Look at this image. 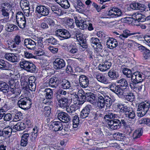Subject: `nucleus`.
<instances>
[{"label":"nucleus","instance_id":"obj_1","mask_svg":"<svg viewBox=\"0 0 150 150\" xmlns=\"http://www.w3.org/2000/svg\"><path fill=\"white\" fill-rule=\"evenodd\" d=\"M98 106L100 109L105 108H109L112 105V101L111 98L108 96H104V97L101 95L98 96L97 100Z\"/></svg>","mask_w":150,"mask_h":150},{"label":"nucleus","instance_id":"obj_2","mask_svg":"<svg viewBox=\"0 0 150 150\" xmlns=\"http://www.w3.org/2000/svg\"><path fill=\"white\" fill-rule=\"evenodd\" d=\"M150 107V104L148 103L142 102L138 107L137 114L140 117H143L146 113Z\"/></svg>","mask_w":150,"mask_h":150},{"label":"nucleus","instance_id":"obj_3","mask_svg":"<svg viewBox=\"0 0 150 150\" xmlns=\"http://www.w3.org/2000/svg\"><path fill=\"white\" fill-rule=\"evenodd\" d=\"M10 85V91L11 92V98H16L20 95L21 92V89L16 88V83L14 80H11L9 81Z\"/></svg>","mask_w":150,"mask_h":150},{"label":"nucleus","instance_id":"obj_4","mask_svg":"<svg viewBox=\"0 0 150 150\" xmlns=\"http://www.w3.org/2000/svg\"><path fill=\"white\" fill-rule=\"evenodd\" d=\"M16 21L18 26L21 28H25L26 24V20L25 16L23 13L19 11L16 15Z\"/></svg>","mask_w":150,"mask_h":150},{"label":"nucleus","instance_id":"obj_5","mask_svg":"<svg viewBox=\"0 0 150 150\" xmlns=\"http://www.w3.org/2000/svg\"><path fill=\"white\" fill-rule=\"evenodd\" d=\"M74 18L75 20V23L76 25L78 26L80 29L83 30L86 29L88 26V30H91L93 29L92 25L91 23H87L86 21H85L81 19L79 21L77 20V17H74Z\"/></svg>","mask_w":150,"mask_h":150},{"label":"nucleus","instance_id":"obj_6","mask_svg":"<svg viewBox=\"0 0 150 150\" xmlns=\"http://www.w3.org/2000/svg\"><path fill=\"white\" fill-rule=\"evenodd\" d=\"M108 121V125L109 128L113 130H117L119 129L121 126V122L120 120L118 119L114 120L106 119Z\"/></svg>","mask_w":150,"mask_h":150},{"label":"nucleus","instance_id":"obj_7","mask_svg":"<svg viewBox=\"0 0 150 150\" xmlns=\"http://www.w3.org/2000/svg\"><path fill=\"white\" fill-rule=\"evenodd\" d=\"M146 16L141 13H135L132 15V17H127V22H133L134 20L135 22H144L145 21Z\"/></svg>","mask_w":150,"mask_h":150},{"label":"nucleus","instance_id":"obj_8","mask_svg":"<svg viewBox=\"0 0 150 150\" xmlns=\"http://www.w3.org/2000/svg\"><path fill=\"white\" fill-rule=\"evenodd\" d=\"M9 46L15 50L20 49L21 47V37L18 35H16L14 38L12 42L8 43Z\"/></svg>","mask_w":150,"mask_h":150},{"label":"nucleus","instance_id":"obj_9","mask_svg":"<svg viewBox=\"0 0 150 150\" xmlns=\"http://www.w3.org/2000/svg\"><path fill=\"white\" fill-rule=\"evenodd\" d=\"M109 87L111 91L116 94L119 96L123 95V89L121 88L119 85H117L115 83H112Z\"/></svg>","mask_w":150,"mask_h":150},{"label":"nucleus","instance_id":"obj_10","mask_svg":"<svg viewBox=\"0 0 150 150\" xmlns=\"http://www.w3.org/2000/svg\"><path fill=\"white\" fill-rule=\"evenodd\" d=\"M143 75V74L140 72H135L131 79L132 82L135 84L141 82L144 79Z\"/></svg>","mask_w":150,"mask_h":150},{"label":"nucleus","instance_id":"obj_11","mask_svg":"<svg viewBox=\"0 0 150 150\" xmlns=\"http://www.w3.org/2000/svg\"><path fill=\"white\" fill-rule=\"evenodd\" d=\"M55 33L57 36L63 39H68L71 36L69 32L64 29H58L56 31Z\"/></svg>","mask_w":150,"mask_h":150},{"label":"nucleus","instance_id":"obj_12","mask_svg":"<svg viewBox=\"0 0 150 150\" xmlns=\"http://www.w3.org/2000/svg\"><path fill=\"white\" fill-rule=\"evenodd\" d=\"M90 42L92 47L96 48L97 51L100 52L102 50V46L98 38H92L90 39Z\"/></svg>","mask_w":150,"mask_h":150},{"label":"nucleus","instance_id":"obj_13","mask_svg":"<svg viewBox=\"0 0 150 150\" xmlns=\"http://www.w3.org/2000/svg\"><path fill=\"white\" fill-rule=\"evenodd\" d=\"M57 117L58 119L64 122H68L70 120L69 115L66 112L60 111H57Z\"/></svg>","mask_w":150,"mask_h":150},{"label":"nucleus","instance_id":"obj_14","mask_svg":"<svg viewBox=\"0 0 150 150\" xmlns=\"http://www.w3.org/2000/svg\"><path fill=\"white\" fill-rule=\"evenodd\" d=\"M65 63L64 61L62 59L57 58L53 62V65L54 69H60L65 66Z\"/></svg>","mask_w":150,"mask_h":150},{"label":"nucleus","instance_id":"obj_15","mask_svg":"<svg viewBox=\"0 0 150 150\" xmlns=\"http://www.w3.org/2000/svg\"><path fill=\"white\" fill-rule=\"evenodd\" d=\"M24 44L25 46L28 49L33 50L35 48L36 43L34 40L29 39L26 38L24 40Z\"/></svg>","mask_w":150,"mask_h":150},{"label":"nucleus","instance_id":"obj_16","mask_svg":"<svg viewBox=\"0 0 150 150\" xmlns=\"http://www.w3.org/2000/svg\"><path fill=\"white\" fill-rule=\"evenodd\" d=\"M36 10L38 13L44 16L48 15L49 13L48 8L43 6H38L36 8Z\"/></svg>","mask_w":150,"mask_h":150},{"label":"nucleus","instance_id":"obj_17","mask_svg":"<svg viewBox=\"0 0 150 150\" xmlns=\"http://www.w3.org/2000/svg\"><path fill=\"white\" fill-rule=\"evenodd\" d=\"M111 65L112 63L110 62L105 60L99 64L98 68L101 71H105L110 69Z\"/></svg>","mask_w":150,"mask_h":150},{"label":"nucleus","instance_id":"obj_18","mask_svg":"<svg viewBox=\"0 0 150 150\" xmlns=\"http://www.w3.org/2000/svg\"><path fill=\"white\" fill-rule=\"evenodd\" d=\"M79 81L80 86L83 88L88 86L89 80L88 78L86 76L83 75H80L79 79Z\"/></svg>","mask_w":150,"mask_h":150},{"label":"nucleus","instance_id":"obj_19","mask_svg":"<svg viewBox=\"0 0 150 150\" xmlns=\"http://www.w3.org/2000/svg\"><path fill=\"white\" fill-rule=\"evenodd\" d=\"M4 57L6 60L12 63L18 62V57L16 54L11 53H6L5 54Z\"/></svg>","mask_w":150,"mask_h":150},{"label":"nucleus","instance_id":"obj_20","mask_svg":"<svg viewBox=\"0 0 150 150\" xmlns=\"http://www.w3.org/2000/svg\"><path fill=\"white\" fill-rule=\"evenodd\" d=\"M50 126L53 128L54 131L57 132L61 131L63 128V125L62 123L59 121H55L53 122L51 124Z\"/></svg>","mask_w":150,"mask_h":150},{"label":"nucleus","instance_id":"obj_21","mask_svg":"<svg viewBox=\"0 0 150 150\" xmlns=\"http://www.w3.org/2000/svg\"><path fill=\"white\" fill-rule=\"evenodd\" d=\"M71 2L73 6L80 13L82 12L83 11L81 9L80 7H83L84 5L83 4L80 0H71Z\"/></svg>","mask_w":150,"mask_h":150},{"label":"nucleus","instance_id":"obj_22","mask_svg":"<svg viewBox=\"0 0 150 150\" xmlns=\"http://www.w3.org/2000/svg\"><path fill=\"white\" fill-rule=\"evenodd\" d=\"M86 100L87 101L90 102L93 105L96 102L95 95L91 92L86 93Z\"/></svg>","mask_w":150,"mask_h":150},{"label":"nucleus","instance_id":"obj_23","mask_svg":"<svg viewBox=\"0 0 150 150\" xmlns=\"http://www.w3.org/2000/svg\"><path fill=\"white\" fill-rule=\"evenodd\" d=\"M117 42L116 40L112 38L108 39L106 42V45L107 47L110 49H113L117 45Z\"/></svg>","mask_w":150,"mask_h":150},{"label":"nucleus","instance_id":"obj_24","mask_svg":"<svg viewBox=\"0 0 150 150\" xmlns=\"http://www.w3.org/2000/svg\"><path fill=\"white\" fill-rule=\"evenodd\" d=\"M124 113L125 117L129 119H133L135 117V114L134 112L129 107H128L127 108Z\"/></svg>","mask_w":150,"mask_h":150},{"label":"nucleus","instance_id":"obj_25","mask_svg":"<svg viewBox=\"0 0 150 150\" xmlns=\"http://www.w3.org/2000/svg\"><path fill=\"white\" fill-rule=\"evenodd\" d=\"M42 94L45 98L51 99L53 97V92L52 89L50 88H46L42 91Z\"/></svg>","mask_w":150,"mask_h":150},{"label":"nucleus","instance_id":"obj_26","mask_svg":"<svg viewBox=\"0 0 150 150\" xmlns=\"http://www.w3.org/2000/svg\"><path fill=\"white\" fill-rule=\"evenodd\" d=\"M28 102V100L27 98H21L18 100L17 105L18 107L24 110L26 109L27 103Z\"/></svg>","mask_w":150,"mask_h":150},{"label":"nucleus","instance_id":"obj_27","mask_svg":"<svg viewBox=\"0 0 150 150\" xmlns=\"http://www.w3.org/2000/svg\"><path fill=\"white\" fill-rule=\"evenodd\" d=\"M70 100L67 98L62 97V99L58 103L59 106L62 109L68 106Z\"/></svg>","mask_w":150,"mask_h":150},{"label":"nucleus","instance_id":"obj_28","mask_svg":"<svg viewBox=\"0 0 150 150\" xmlns=\"http://www.w3.org/2000/svg\"><path fill=\"white\" fill-rule=\"evenodd\" d=\"M109 14L114 15L115 17L122 16L123 14L121 10L117 8H113L109 11Z\"/></svg>","mask_w":150,"mask_h":150},{"label":"nucleus","instance_id":"obj_29","mask_svg":"<svg viewBox=\"0 0 150 150\" xmlns=\"http://www.w3.org/2000/svg\"><path fill=\"white\" fill-rule=\"evenodd\" d=\"M25 128L24 123L20 122L17 123L13 128V132H16V131L24 130Z\"/></svg>","mask_w":150,"mask_h":150},{"label":"nucleus","instance_id":"obj_30","mask_svg":"<svg viewBox=\"0 0 150 150\" xmlns=\"http://www.w3.org/2000/svg\"><path fill=\"white\" fill-rule=\"evenodd\" d=\"M59 79L57 76H53L50 79L49 81L50 86L52 88H56L57 86Z\"/></svg>","mask_w":150,"mask_h":150},{"label":"nucleus","instance_id":"obj_31","mask_svg":"<svg viewBox=\"0 0 150 150\" xmlns=\"http://www.w3.org/2000/svg\"><path fill=\"white\" fill-rule=\"evenodd\" d=\"M0 91L4 93H8L10 90L8 85L5 82L0 81Z\"/></svg>","mask_w":150,"mask_h":150},{"label":"nucleus","instance_id":"obj_32","mask_svg":"<svg viewBox=\"0 0 150 150\" xmlns=\"http://www.w3.org/2000/svg\"><path fill=\"white\" fill-rule=\"evenodd\" d=\"M76 97L78 98V100L81 102L82 103H84L86 100V93L85 94L82 90L78 91Z\"/></svg>","mask_w":150,"mask_h":150},{"label":"nucleus","instance_id":"obj_33","mask_svg":"<svg viewBox=\"0 0 150 150\" xmlns=\"http://www.w3.org/2000/svg\"><path fill=\"white\" fill-rule=\"evenodd\" d=\"M136 33H130V31L128 30H125L123 31L122 34L120 35L119 37L121 39L124 40L128 36L135 35Z\"/></svg>","mask_w":150,"mask_h":150},{"label":"nucleus","instance_id":"obj_34","mask_svg":"<svg viewBox=\"0 0 150 150\" xmlns=\"http://www.w3.org/2000/svg\"><path fill=\"white\" fill-rule=\"evenodd\" d=\"M96 78L98 81L105 84H107L110 83L106 77L102 74L96 75Z\"/></svg>","mask_w":150,"mask_h":150},{"label":"nucleus","instance_id":"obj_35","mask_svg":"<svg viewBox=\"0 0 150 150\" xmlns=\"http://www.w3.org/2000/svg\"><path fill=\"white\" fill-rule=\"evenodd\" d=\"M28 77L26 76H23L21 77V85L23 88L25 89H28Z\"/></svg>","mask_w":150,"mask_h":150},{"label":"nucleus","instance_id":"obj_36","mask_svg":"<svg viewBox=\"0 0 150 150\" xmlns=\"http://www.w3.org/2000/svg\"><path fill=\"white\" fill-rule=\"evenodd\" d=\"M117 82L119 84L120 87L123 88L122 89H125L128 86V84L127 80L124 78L117 80Z\"/></svg>","mask_w":150,"mask_h":150},{"label":"nucleus","instance_id":"obj_37","mask_svg":"<svg viewBox=\"0 0 150 150\" xmlns=\"http://www.w3.org/2000/svg\"><path fill=\"white\" fill-rule=\"evenodd\" d=\"M29 134L28 133L24 134L22 136L21 140V146H25L28 144V138Z\"/></svg>","mask_w":150,"mask_h":150},{"label":"nucleus","instance_id":"obj_38","mask_svg":"<svg viewBox=\"0 0 150 150\" xmlns=\"http://www.w3.org/2000/svg\"><path fill=\"white\" fill-rule=\"evenodd\" d=\"M61 88L64 89H71V84L68 80L66 79L63 80L61 82Z\"/></svg>","mask_w":150,"mask_h":150},{"label":"nucleus","instance_id":"obj_39","mask_svg":"<svg viewBox=\"0 0 150 150\" xmlns=\"http://www.w3.org/2000/svg\"><path fill=\"white\" fill-rule=\"evenodd\" d=\"M32 63L23 59L20 62V65L24 70L27 71Z\"/></svg>","mask_w":150,"mask_h":150},{"label":"nucleus","instance_id":"obj_40","mask_svg":"<svg viewBox=\"0 0 150 150\" xmlns=\"http://www.w3.org/2000/svg\"><path fill=\"white\" fill-rule=\"evenodd\" d=\"M142 128H139L135 130L133 132L132 137L135 139L140 137L142 136Z\"/></svg>","mask_w":150,"mask_h":150},{"label":"nucleus","instance_id":"obj_41","mask_svg":"<svg viewBox=\"0 0 150 150\" xmlns=\"http://www.w3.org/2000/svg\"><path fill=\"white\" fill-rule=\"evenodd\" d=\"M51 8L52 11L57 15L60 16L62 15L61 10L57 6L52 5L51 6Z\"/></svg>","mask_w":150,"mask_h":150},{"label":"nucleus","instance_id":"obj_42","mask_svg":"<svg viewBox=\"0 0 150 150\" xmlns=\"http://www.w3.org/2000/svg\"><path fill=\"white\" fill-rule=\"evenodd\" d=\"M0 9L1 10H11L12 6L8 2H4L0 4Z\"/></svg>","mask_w":150,"mask_h":150},{"label":"nucleus","instance_id":"obj_43","mask_svg":"<svg viewBox=\"0 0 150 150\" xmlns=\"http://www.w3.org/2000/svg\"><path fill=\"white\" fill-rule=\"evenodd\" d=\"M109 77L112 80L116 79L118 75L116 74V71L114 69H111L108 73Z\"/></svg>","mask_w":150,"mask_h":150},{"label":"nucleus","instance_id":"obj_44","mask_svg":"<svg viewBox=\"0 0 150 150\" xmlns=\"http://www.w3.org/2000/svg\"><path fill=\"white\" fill-rule=\"evenodd\" d=\"M122 72L123 74L128 78H132L133 75L132 71L127 68L123 69Z\"/></svg>","mask_w":150,"mask_h":150},{"label":"nucleus","instance_id":"obj_45","mask_svg":"<svg viewBox=\"0 0 150 150\" xmlns=\"http://www.w3.org/2000/svg\"><path fill=\"white\" fill-rule=\"evenodd\" d=\"M9 68L7 62L2 59H0V69L3 70H8Z\"/></svg>","mask_w":150,"mask_h":150},{"label":"nucleus","instance_id":"obj_46","mask_svg":"<svg viewBox=\"0 0 150 150\" xmlns=\"http://www.w3.org/2000/svg\"><path fill=\"white\" fill-rule=\"evenodd\" d=\"M18 29V28L17 26L13 24L7 25L6 28V30L8 32H11L13 31L16 30Z\"/></svg>","mask_w":150,"mask_h":150},{"label":"nucleus","instance_id":"obj_47","mask_svg":"<svg viewBox=\"0 0 150 150\" xmlns=\"http://www.w3.org/2000/svg\"><path fill=\"white\" fill-rule=\"evenodd\" d=\"M77 109L76 108L73 107V106H70L69 108H66V111L69 115H76V111Z\"/></svg>","mask_w":150,"mask_h":150},{"label":"nucleus","instance_id":"obj_48","mask_svg":"<svg viewBox=\"0 0 150 150\" xmlns=\"http://www.w3.org/2000/svg\"><path fill=\"white\" fill-rule=\"evenodd\" d=\"M4 134L6 135L7 138H8L11 136V132H13V128L12 129L10 127H6L3 129Z\"/></svg>","mask_w":150,"mask_h":150},{"label":"nucleus","instance_id":"obj_49","mask_svg":"<svg viewBox=\"0 0 150 150\" xmlns=\"http://www.w3.org/2000/svg\"><path fill=\"white\" fill-rule=\"evenodd\" d=\"M11 10H1V15L4 17H6L5 21H7L9 18V13Z\"/></svg>","mask_w":150,"mask_h":150},{"label":"nucleus","instance_id":"obj_50","mask_svg":"<svg viewBox=\"0 0 150 150\" xmlns=\"http://www.w3.org/2000/svg\"><path fill=\"white\" fill-rule=\"evenodd\" d=\"M79 118L78 115H75L73 117V125L74 128L77 127L79 123Z\"/></svg>","mask_w":150,"mask_h":150},{"label":"nucleus","instance_id":"obj_51","mask_svg":"<svg viewBox=\"0 0 150 150\" xmlns=\"http://www.w3.org/2000/svg\"><path fill=\"white\" fill-rule=\"evenodd\" d=\"M113 137L116 140L120 141L122 140L125 137L124 134L119 132L115 133L113 134Z\"/></svg>","mask_w":150,"mask_h":150},{"label":"nucleus","instance_id":"obj_52","mask_svg":"<svg viewBox=\"0 0 150 150\" xmlns=\"http://www.w3.org/2000/svg\"><path fill=\"white\" fill-rule=\"evenodd\" d=\"M76 39L79 41L80 42H82L83 41H86V39L85 37L83 36V34L82 33H77L76 35Z\"/></svg>","mask_w":150,"mask_h":150},{"label":"nucleus","instance_id":"obj_53","mask_svg":"<svg viewBox=\"0 0 150 150\" xmlns=\"http://www.w3.org/2000/svg\"><path fill=\"white\" fill-rule=\"evenodd\" d=\"M125 97L127 100L131 102L133 101L134 96L133 93H129L125 95Z\"/></svg>","mask_w":150,"mask_h":150},{"label":"nucleus","instance_id":"obj_54","mask_svg":"<svg viewBox=\"0 0 150 150\" xmlns=\"http://www.w3.org/2000/svg\"><path fill=\"white\" fill-rule=\"evenodd\" d=\"M128 107L127 106H125L122 103L118 104L117 105V108L120 109V112L122 113H124Z\"/></svg>","mask_w":150,"mask_h":150},{"label":"nucleus","instance_id":"obj_55","mask_svg":"<svg viewBox=\"0 0 150 150\" xmlns=\"http://www.w3.org/2000/svg\"><path fill=\"white\" fill-rule=\"evenodd\" d=\"M22 113L20 112H18L15 113V117L13 120V121L16 122L20 120L22 118Z\"/></svg>","mask_w":150,"mask_h":150},{"label":"nucleus","instance_id":"obj_56","mask_svg":"<svg viewBox=\"0 0 150 150\" xmlns=\"http://www.w3.org/2000/svg\"><path fill=\"white\" fill-rule=\"evenodd\" d=\"M117 116L116 115L112 113H110L108 115H105L104 116V118L106 119H107V118H109L110 120L112 119H113L112 120H114V119H117Z\"/></svg>","mask_w":150,"mask_h":150},{"label":"nucleus","instance_id":"obj_57","mask_svg":"<svg viewBox=\"0 0 150 150\" xmlns=\"http://www.w3.org/2000/svg\"><path fill=\"white\" fill-rule=\"evenodd\" d=\"M59 5L64 8H67L70 6V4L67 0H64Z\"/></svg>","mask_w":150,"mask_h":150},{"label":"nucleus","instance_id":"obj_58","mask_svg":"<svg viewBox=\"0 0 150 150\" xmlns=\"http://www.w3.org/2000/svg\"><path fill=\"white\" fill-rule=\"evenodd\" d=\"M69 47V48L68 50H69L70 53L72 54H74L77 52L78 50L76 47L73 45H71Z\"/></svg>","mask_w":150,"mask_h":150},{"label":"nucleus","instance_id":"obj_59","mask_svg":"<svg viewBox=\"0 0 150 150\" xmlns=\"http://www.w3.org/2000/svg\"><path fill=\"white\" fill-rule=\"evenodd\" d=\"M143 57L145 59H147L150 58V50L146 49L144 52Z\"/></svg>","mask_w":150,"mask_h":150},{"label":"nucleus","instance_id":"obj_60","mask_svg":"<svg viewBox=\"0 0 150 150\" xmlns=\"http://www.w3.org/2000/svg\"><path fill=\"white\" fill-rule=\"evenodd\" d=\"M90 115L89 117L91 118V120H95L98 118V111L96 110L95 111H94L92 113H90Z\"/></svg>","mask_w":150,"mask_h":150},{"label":"nucleus","instance_id":"obj_61","mask_svg":"<svg viewBox=\"0 0 150 150\" xmlns=\"http://www.w3.org/2000/svg\"><path fill=\"white\" fill-rule=\"evenodd\" d=\"M4 120L6 121H9L11 119V115L10 113H7L5 114V112L4 111Z\"/></svg>","mask_w":150,"mask_h":150},{"label":"nucleus","instance_id":"obj_62","mask_svg":"<svg viewBox=\"0 0 150 150\" xmlns=\"http://www.w3.org/2000/svg\"><path fill=\"white\" fill-rule=\"evenodd\" d=\"M36 67L35 65L32 63L30 64V66L28 68L27 71L28 72L33 73L34 72L36 71Z\"/></svg>","mask_w":150,"mask_h":150},{"label":"nucleus","instance_id":"obj_63","mask_svg":"<svg viewBox=\"0 0 150 150\" xmlns=\"http://www.w3.org/2000/svg\"><path fill=\"white\" fill-rule=\"evenodd\" d=\"M86 41H83L80 42V46L79 47L80 49H81L83 51L85 49H86L87 47V45L86 42Z\"/></svg>","mask_w":150,"mask_h":150},{"label":"nucleus","instance_id":"obj_64","mask_svg":"<svg viewBox=\"0 0 150 150\" xmlns=\"http://www.w3.org/2000/svg\"><path fill=\"white\" fill-rule=\"evenodd\" d=\"M141 4L138 3H134L130 5V8L134 10H138Z\"/></svg>","mask_w":150,"mask_h":150}]
</instances>
